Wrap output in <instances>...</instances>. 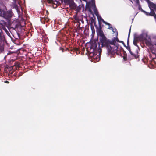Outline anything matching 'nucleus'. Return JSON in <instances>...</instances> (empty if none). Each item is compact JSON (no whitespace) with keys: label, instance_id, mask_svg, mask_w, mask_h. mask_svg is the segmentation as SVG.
Returning <instances> with one entry per match:
<instances>
[{"label":"nucleus","instance_id":"obj_19","mask_svg":"<svg viewBox=\"0 0 156 156\" xmlns=\"http://www.w3.org/2000/svg\"><path fill=\"white\" fill-rule=\"evenodd\" d=\"M78 50V49H77V48H76L75 50H74V49L73 50H71L70 53L71 54H73V53L74 51H76V50Z\"/></svg>","mask_w":156,"mask_h":156},{"label":"nucleus","instance_id":"obj_24","mask_svg":"<svg viewBox=\"0 0 156 156\" xmlns=\"http://www.w3.org/2000/svg\"><path fill=\"white\" fill-rule=\"evenodd\" d=\"M89 11L90 12H91V10L90 9H89Z\"/></svg>","mask_w":156,"mask_h":156},{"label":"nucleus","instance_id":"obj_22","mask_svg":"<svg viewBox=\"0 0 156 156\" xmlns=\"http://www.w3.org/2000/svg\"><path fill=\"white\" fill-rule=\"evenodd\" d=\"M108 26H109L108 29H111V30H112V29H113V28L112 27V26L111 24H110V25H108Z\"/></svg>","mask_w":156,"mask_h":156},{"label":"nucleus","instance_id":"obj_7","mask_svg":"<svg viewBox=\"0 0 156 156\" xmlns=\"http://www.w3.org/2000/svg\"><path fill=\"white\" fill-rule=\"evenodd\" d=\"M7 27V23L4 20H1L0 23V29L2 30V28Z\"/></svg>","mask_w":156,"mask_h":156},{"label":"nucleus","instance_id":"obj_2","mask_svg":"<svg viewBox=\"0 0 156 156\" xmlns=\"http://www.w3.org/2000/svg\"><path fill=\"white\" fill-rule=\"evenodd\" d=\"M108 40L109 43H108V45H105V47H106L108 54L112 56H113L115 54L118 55L119 54L118 53V44H117L116 42V41L119 42L118 39L117 37H114L112 41Z\"/></svg>","mask_w":156,"mask_h":156},{"label":"nucleus","instance_id":"obj_9","mask_svg":"<svg viewBox=\"0 0 156 156\" xmlns=\"http://www.w3.org/2000/svg\"><path fill=\"white\" fill-rule=\"evenodd\" d=\"M130 54L131 55L132 57V58H135L136 59L138 58L139 56L138 55V54L137 53L136 54L133 53L132 51H130Z\"/></svg>","mask_w":156,"mask_h":156},{"label":"nucleus","instance_id":"obj_14","mask_svg":"<svg viewBox=\"0 0 156 156\" xmlns=\"http://www.w3.org/2000/svg\"><path fill=\"white\" fill-rule=\"evenodd\" d=\"M81 9V7L80 6L77 7L75 9V11H76L77 12L80 11Z\"/></svg>","mask_w":156,"mask_h":156},{"label":"nucleus","instance_id":"obj_26","mask_svg":"<svg viewBox=\"0 0 156 156\" xmlns=\"http://www.w3.org/2000/svg\"><path fill=\"white\" fill-rule=\"evenodd\" d=\"M130 0L131 2H132V1L131 0Z\"/></svg>","mask_w":156,"mask_h":156},{"label":"nucleus","instance_id":"obj_3","mask_svg":"<svg viewBox=\"0 0 156 156\" xmlns=\"http://www.w3.org/2000/svg\"><path fill=\"white\" fill-rule=\"evenodd\" d=\"M97 28V29L96 30L97 34L100 36V41L101 43L102 46L105 47V45H108V43H109L108 40L105 36L100 25L99 28L98 27Z\"/></svg>","mask_w":156,"mask_h":156},{"label":"nucleus","instance_id":"obj_20","mask_svg":"<svg viewBox=\"0 0 156 156\" xmlns=\"http://www.w3.org/2000/svg\"><path fill=\"white\" fill-rule=\"evenodd\" d=\"M103 23L105 24L106 25H110V24L106 22H105V21L104 20L103 21Z\"/></svg>","mask_w":156,"mask_h":156},{"label":"nucleus","instance_id":"obj_6","mask_svg":"<svg viewBox=\"0 0 156 156\" xmlns=\"http://www.w3.org/2000/svg\"><path fill=\"white\" fill-rule=\"evenodd\" d=\"M142 1V0H141ZM147 3L150 9H153L154 10L156 9V4L151 2L150 0H144Z\"/></svg>","mask_w":156,"mask_h":156},{"label":"nucleus","instance_id":"obj_4","mask_svg":"<svg viewBox=\"0 0 156 156\" xmlns=\"http://www.w3.org/2000/svg\"><path fill=\"white\" fill-rule=\"evenodd\" d=\"M2 16L5 18L8 22L9 24L11 23V19L12 16V12L10 11L7 12L4 11L2 13Z\"/></svg>","mask_w":156,"mask_h":156},{"label":"nucleus","instance_id":"obj_13","mask_svg":"<svg viewBox=\"0 0 156 156\" xmlns=\"http://www.w3.org/2000/svg\"><path fill=\"white\" fill-rule=\"evenodd\" d=\"M124 61H126L127 60V55L125 52H123V55L122 56Z\"/></svg>","mask_w":156,"mask_h":156},{"label":"nucleus","instance_id":"obj_21","mask_svg":"<svg viewBox=\"0 0 156 156\" xmlns=\"http://www.w3.org/2000/svg\"><path fill=\"white\" fill-rule=\"evenodd\" d=\"M127 49L128 50V51H129V52L130 51H131L130 48L129 46H128L126 47Z\"/></svg>","mask_w":156,"mask_h":156},{"label":"nucleus","instance_id":"obj_12","mask_svg":"<svg viewBox=\"0 0 156 156\" xmlns=\"http://www.w3.org/2000/svg\"><path fill=\"white\" fill-rule=\"evenodd\" d=\"M93 23H94L96 28H97L98 27L96 24V22L94 20V19L92 18L90 21V26H91V25H93Z\"/></svg>","mask_w":156,"mask_h":156},{"label":"nucleus","instance_id":"obj_23","mask_svg":"<svg viewBox=\"0 0 156 156\" xmlns=\"http://www.w3.org/2000/svg\"><path fill=\"white\" fill-rule=\"evenodd\" d=\"M64 1L66 2H69L70 0H64Z\"/></svg>","mask_w":156,"mask_h":156},{"label":"nucleus","instance_id":"obj_25","mask_svg":"<svg viewBox=\"0 0 156 156\" xmlns=\"http://www.w3.org/2000/svg\"><path fill=\"white\" fill-rule=\"evenodd\" d=\"M5 82L6 83H8L9 82L7 81H6Z\"/></svg>","mask_w":156,"mask_h":156},{"label":"nucleus","instance_id":"obj_30","mask_svg":"<svg viewBox=\"0 0 156 156\" xmlns=\"http://www.w3.org/2000/svg\"><path fill=\"white\" fill-rule=\"evenodd\" d=\"M16 0H14V1H16Z\"/></svg>","mask_w":156,"mask_h":156},{"label":"nucleus","instance_id":"obj_29","mask_svg":"<svg viewBox=\"0 0 156 156\" xmlns=\"http://www.w3.org/2000/svg\"><path fill=\"white\" fill-rule=\"evenodd\" d=\"M154 11H156V9H155V10H154Z\"/></svg>","mask_w":156,"mask_h":156},{"label":"nucleus","instance_id":"obj_18","mask_svg":"<svg viewBox=\"0 0 156 156\" xmlns=\"http://www.w3.org/2000/svg\"><path fill=\"white\" fill-rule=\"evenodd\" d=\"M130 31H131V28H130V29H129V33L128 34V40H127V44H128V43L129 42V36H130Z\"/></svg>","mask_w":156,"mask_h":156},{"label":"nucleus","instance_id":"obj_8","mask_svg":"<svg viewBox=\"0 0 156 156\" xmlns=\"http://www.w3.org/2000/svg\"><path fill=\"white\" fill-rule=\"evenodd\" d=\"M92 6L93 7V9L94 11V14L97 16H98V12L96 9L95 4H92Z\"/></svg>","mask_w":156,"mask_h":156},{"label":"nucleus","instance_id":"obj_15","mask_svg":"<svg viewBox=\"0 0 156 156\" xmlns=\"http://www.w3.org/2000/svg\"><path fill=\"white\" fill-rule=\"evenodd\" d=\"M97 17H98L99 22L101 21L103 22V21H104L103 19L101 18V17L100 16L99 18L98 16H97ZM99 24L100 26V25L101 26V24H100V22H99Z\"/></svg>","mask_w":156,"mask_h":156},{"label":"nucleus","instance_id":"obj_16","mask_svg":"<svg viewBox=\"0 0 156 156\" xmlns=\"http://www.w3.org/2000/svg\"><path fill=\"white\" fill-rule=\"evenodd\" d=\"M2 29L5 31L6 32V33L7 34V35H8V34H10L8 32L5 27H4L3 28H2Z\"/></svg>","mask_w":156,"mask_h":156},{"label":"nucleus","instance_id":"obj_10","mask_svg":"<svg viewBox=\"0 0 156 156\" xmlns=\"http://www.w3.org/2000/svg\"><path fill=\"white\" fill-rule=\"evenodd\" d=\"M4 35L2 34V30L0 29V41H2L4 38Z\"/></svg>","mask_w":156,"mask_h":156},{"label":"nucleus","instance_id":"obj_17","mask_svg":"<svg viewBox=\"0 0 156 156\" xmlns=\"http://www.w3.org/2000/svg\"><path fill=\"white\" fill-rule=\"evenodd\" d=\"M2 29L5 31L6 32V33L7 34V35H8V34H10L8 32L5 27H4L3 28H2Z\"/></svg>","mask_w":156,"mask_h":156},{"label":"nucleus","instance_id":"obj_11","mask_svg":"<svg viewBox=\"0 0 156 156\" xmlns=\"http://www.w3.org/2000/svg\"><path fill=\"white\" fill-rule=\"evenodd\" d=\"M90 28L92 31V35L93 36L95 33V30L93 25H91Z\"/></svg>","mask_w":156,"mask_h":156},{"label":"nucleus","instance_id":"obj_1","mask_svg":"<svg viewBox=\"0 0 156 156\" xmlns=\"http://www.w3.org/2000/svg\"><path fill=\"white\" fill-rule=\"evenodd\" d=\"M138 41H142L147 47V51L149 58L152 60L156 58V37H151L147 34H142L138 36H135L133 41V44L137 46Z\"/></svg>","mask_w":156,"mask_h":156},{"label":"nucleus","instance_id":"obj_27","mask_svg":"<svg viewBox=\"0 0 156 156\" xmlns=\"http://www.w3.org/2000/svg\"><path fill=\"white\" fill-rule=\"evenodd\" d=\"M46 12H47L48 13V11H46Z\"/></svg>","mask_w":156,"mask_h":156},{"label":"nucleus","instance_id":"obj_28","mask_svg":"<svg viewBox=\"0 0 156 156\" xmlns=\"http://www.w3.org/2000/svg\"><path fill=\"white\" fill-rule=\"evenodd\" d=\"M47 19L48 20L47 21H48V18H47Z\"/></svg>","mask_w":156,"mask_h":156},{"label":"nucleus","instance_id":"obj_5","mask_svg":"<svg viewBox=\"0 0 156 156\" xmlns=\"http://www.w3.org/2000/svg\"><path fill=\"white\" fill-rule=\"evenodd\" d=\"M97 46V44L95 42H94L93 43H92L91 44L90 47V49H92L93 50V51L94 52L95 51H96L97 49H98L97 51H98V53H99V55H100V54H101V50L100 48H98Z\"/></svg>","mask_w":156,"mask_h":156}]
</instances>
